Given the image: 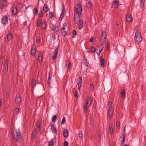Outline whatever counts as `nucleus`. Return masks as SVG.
Segmentation results:
<instances>
[{"instance_id":"28","label":"nucleus","mask_w":146,"mask_h":146,"mask_svg":"<svg viewBox=\"0 0 146 146\" xmlns=\"http://www.w3.org/2000/svg\"><path fill=\"white\" fill-rule=\"evenodd\" d=\"M36 85V82L35 80L33 79L32 80L31 82V86L32 88H34L35 87Z\"/></svg>"},{"instance_id":"14","label":"nucleus","mask_w":146,"mask_h":146,"mask_svg":"<svg viewBox=\"0 0 146 146\" xmlns=\"http://www.w3.org/2000/svg\"><path fill=\"white\" fill-rule=\"evenodd\" d=\"M119 2L117 1H115L112 3V6L115 8H117L118 6Z\"/></svg>"},{"instance_id":"44","label":"nucleus","mask_w":146,"mask_h":146,"mask_svg":"<svg viewBox=\"0 0 146 146\" xmlns=\"http://www.w3.org/2000/svg\"><path fill=\"white\" fill-rule=\"evenodd\" d=\"M7 4V1L6 0H3L2 4V5L3 6L5 7V6H6Z\"/></svg>"},{"instance_id":"47","label":"nucleus","mask_w":146,"mask_h":146,"mask_svg":"<svg viewBox=\"0 0 146 146\" xmlns=\"http://www.w3.org/2000/svg\"><path fill=\"white\" fill-rule=\"evenodd\" d=\"M141 3V5H140L141 7H143L144 6L145 0H140Z\"/></svg>"},{"instance_id":"54","label":"nucleus","mask_w":146,"mask_h":146,"mask_svg":"<svg viewBox=\"0 0 146 146\" xmlns=\"http://www.w3.org/2000/svg\"><path fill=\"white\" fill-rule=\"evenodd\" d=\"M68 143L67 141H65L64 143L63 146H68Z\"/></svg>"},{"instance_id":"4","label":"nucleus","mask_w":146,"mask_h":146,"mask_svg":"<svg viewBox=\"0 0 146 146\" xmlns=\"http://www.w3.org/2000/svg\"><path fill=\"white\" fill-rule=\"evenodd\" d=\"M114 111V109L113 108L108 109L107 117L110 119L112 117V115Z\"/></svg>"},{"instance_id":"64","label":"nucleus","mask_w":146,"mask_h":146,"mask_svg":"<svg viewBox=\"0 0 146 146\" xmlns=\"http://www.w3.org/2000/svg\"><path fill=\"white\" fill-rule=\"evenodd\" d=\"M2 105V100L1 99H0V107Z\"/></svg>"},{"instance_id":"46","label":"nucleus","mask_w":146,"mask_h":146,"mask_svg":"<svg viewBox=\"0 0 146 146\" xmlns=\"http://www.w3.org/2000/svg\"><path fill=\"white\" fill-rule=\"evenodd\" d=\"M62 32V35L64 36H65L67 34V32L66 31H61Z\"/></svg>"},{"instance_id":"55","label":"nucleus","mask_w":146,"mask_h":146,"mask_svg":"<svg viewBox=\"0 0 146 146\" xmlns=\"http://www.w3.org/2000/svg\"><path fill=\"white\" fill-rule=\"evenodd\" d=\"M106 44H107L106 46H107V48L108 49L110 48V44L108 42H106Z\"/></svg>"},{"instance_id":"31","label":"nucleus","mask_w":146,"mask_h":146,"mask_svg":"<svg viewBox=\"0 0 146 146\" xmlns=\"http://www.w3.org/2000/svg\"><path fill=\"white\" fill-rule=\"evenodd\" d=\"M112 102H111V101H109L108 104V109H110V108H113L112 106Z\"/></svg>"},{"instance_id":"8","label":"nucleus","mask_w":146,"mask_h":146,"mask_svg":"<svg viewBox=\"0 0 146 146\" xmlns=\"http://www.w3.org/2000/svg\"><path fill=\"white\" fill-rule=\"evenodd\" d=\"M8 17L7 15L3 17L2 19V21L4 25H6L8 23Z\"/></svg>"},{"instance_id":"36","label":"nucleus","mask_w":146,"mask_h":146,"mask_svg":"<svg viewBox=\"0 0 146 146\" xmlns=\"http://www.w3.org/2000/svg\"><path fill=\"white\" fill-rule=\"evenodd\" d=\"M83 64L84 65L88 66L89 64V63L86 60V59H84L83 60Z\"/></svg>"},{"instance_id":"30","label":"nucleus","mask_w":146,"mask_h":146,"mask_svg":"<svg viewBox=\"0 0 146 146\" xmlns=\"http://www.w3.org/2000/svg\"><path fill=\"white\" fill-rule=\"evenodd\" d=\"M88 106H86L85 105H84V106L83 107V111L85 113H88Z\"/></svg>"},{"instance_id":"22","label":"nucleus","mask_w":146,"mask_h":146,"mask_svg":"<svg viewBox=\"0 0 146 146\" xmlns=\"http://www.w3.org/2000/svg\"><path fill=\"white\" fill-rule=\"evenodd\" d=\"M43 11L45 12H46L49 10L48 7L46 4H44L43 7Z\"/></svg>"},{"instance_id":"57","label":"nucleus","mask_w":146,"mask_h":146,"mask_svg":"<svg viewBox=\"0 0 146 146\" xmlns=\"http://www.w3.org/2000/svg\"><path fill=\"white\" fill-rule=\"evenodd\" d=\"M39 15L40 17H42L43 15V12L42 11H40V12Z\"/></svg>"},{"instance_id":"42","label":"nucleus","mask_w":146,"mask_h":146,"mask_svg":"<svg viewBox=\"0 0 146 146\" xmlns=\"http://www.w3.org/2000/svg\"><path fill=\"white\" fill-rule=\"evenodd\" d=\"M54 141L53 140L51 141L48 144V146H54Z\"/></svg>"},{"instance_id":"40","label":"nucleus","mask_w":146,"mask_h":146,"mask_svg":"<svg viewBox=\"0 0 146 146\" xmlns=\"http://www.w3.org/2000/svg\"><path fill=\"white\" fill-rule=\"evenodd\" d=\"M92 6V4L91 2H89L87 4V7L89 8H90Z\"/></svg>"},{"instance_id":"52","label":"nucleus","mask_w":146,"mask_h":146,"mask_svg":"<svg viewBox=\"0 0 146 146\" xmlns=\"http://www.w3.org/2000/svg\"><path fill=\"white\" fill-rule=\"evenodd\" d=\"M74 96L76 98H77L78 97V91L77 90L75 91Z\"/></svg>"},{"instance_id":"32","label":"nucleus","mask_w":146,"mask_h":146,"mask_svg":"<svg viewBox=\"0 0 146 146\" xmlns=\"http://www.w3.org/2000/svg\"><path fill=\"white\" fill-rule=\"evenodd\" d=\"M38 11V7L36 8L35 9L34 11H33V15H36L37 14Z\"/></svg>"},{"instance_id":"7","label":"nucleus","mask_w":146,"mask_h":146,"mask_svg":"<svg viewBox=\"0 0 146 146\" xmlns=\"http://www.w3.org/2000/svg\"><path fill=\"white\" fill-rule=\"evenodd\" d=\"M82 77H81L80 76L77 80V83L78 86V88L79 90H80L81 87L82 86Z\"/></svg>"},{"instance_id":"53","label":"nucleus","mask_w":146,"mask_h":146,"mask_svg":"<svg viewBox=\"0 0 146 146\" xmlns=\"http://www.w3.org/2000/svg\"><path fill=\"white\" fill-rule=\"evenodd\" d=\"M38 60L39 61H42V57L41 56H39L38 57Z\"/></svg>"},{"instance_id":"45","label":"nucleus","mask_w":146,"mask_h":146,"mask_svg":"<svg viewBox=\"0 0 146 146\" xmlns=\"http://www.w3.org/2000/svg\"><path fill=\"white\" fill-rule=\"evenodd\" d=\"M42 20L41 19L38 20L37 22V25L38 26H40L41 24Z\"/></svg>"},{"instance_id":"48","label":"nucleus","mask_w":146,"mask_h":146,"mask_svg":"<svg viewBox=\"0 0 146 146\" xmlns=\"http://www.w3.org/2000/svg\"><path fill=\"white\" fill-rule=\"evenodd\" d=\"M66 121V119L64 117H63V118L62 119V122H61V124H63L65 123Z\"/></svg>"},{"instance_id":"13","label":"nucleus","mask_w":146,"mask_h":146,"mask_svg":"<svg viewBox=\"0 0 146 146\" xmlns=\"http://www.w3.org/2000/svg\"><path fill=\"white\" fill-rule=\"evenodd\" d=\"M21 98L20 97H17L16 98L15 102L16 104H20L21 102Z\"/></svg>"},{"instance_id":"19","label":"nucleus","mask_w":146,"mask_h":146,"mask_svg":"<svg viewBox=\"0 0 146 146\" xmlns=\"http://www.w3.org/2000/svg\"><path fill=\"white\" fill-rule=\"evenodd\" d=\"M103 44H104L102 42V43L99 46V54L97 53V54H98V55H99L100 54L101 51L103 49V48H104Z\"/></svg>"},{"instance_id":"6","label":"nucleus","mask_w":146,"mask_h":146,"mask_svg":"<svg viewBox=\"0 0 146 146\" xmlns=\"http://www.w3.org/2000/svg\"><path fill=\"white\" fill-rule=\"evenodd\" d=\"M78 19V21L77 23H77H78V22L79 24V29H81L83 27V21L80 19L79 17V18H78V19Z\"/></svg>"},{"instance_id":"41","label":"nucleus","mask_w":146,"mask_h":146,"mask_svg":"<svg viewBox=\"0 0 146 146\" xmlns=\"http://www.w3.org/2000/svg\"><path fill=\"white\" fill-rule=\"evenodd\" d=\"M51 79V77L50 76V75H49L48 76V80L47 81V83L48 84L49 86H50V80Z\"/></svg>"},{"instance_id":"1","label":"nucleus","mask_w":146,"mask_h":146,"mask_svg":"<svg viewBox=\"0 0 146 146\" xmlns=\"http://www.w3.org/2000/svg\"><path fill=\"white\" fill-rule=\"evenodd\" d=\"M82 6L80 4L78 5L77 6L75 7L74 11V17L75 22L77 23L78 20H76V15L78 16V18H79V16L81 14L82 12Z\"/></svg>"},{"instance_id":"15","label":"nucleus","mask_w":146,"mask_h":146,"mask_svg":"<svg viewBox=\"0 0 146 146\" xmlns=\"http://www.w3.org/2000/svg\"><path fill=\"white\" fill-rule=\"evenodd\" d=\"M13 37L11 33H9L7 35V40L8 41L11 40L13 38Z\"/></svg>"},{"instance_id":"61","label":"nucleus","mask_w":146,"mask_h":146,"mask_svg":"<svg viewBox=\"0 0 146 146\" xmlns=\"http://www.w3.org/2000/svg\"><path fill=\"white\" fill-rule=\"evenodd\" d=\"M56 39V36L55 35H54L52 36V40L53 41H54Z\"/></svg>"},{"instance_id":"62","label":"nucleus","mask_w":146,"mask_h":146,"mask_svg":"<svg viewBox=\"0 0 146 146\" xmlns=\"http://www.w3.org/2000/svg\"><path fill=\"white\" fill-rule=\"evenodd\" d=\"M93 40V38L92 37L90 38L89 40V41L90 42H92Z\"/></svg>"},{"instance_id":"60","label":"nucleus","mask_w":146,"mask_h":146,"mask_svg":"<svg viewBox=\"0 0 146 146\" xmlns=\"http://www.w3.org/2000/svg\"><path fill=\"white\" fill-rule=\"evenodd\" d=\"M116 125L117 127H119L120 126V124L119 122L118 121L116 122Z\"/></svg>"},{"instance_id":"34","label":"nucleus","mask_w":146,"mask_h":146,"mask_svg":"<svg viewBox=\"0 0 146 146\" xmlns=\"http://www.w3.org/2000/svg\"><path fill=\"white\" fill-rule=\"evenodd\" d=\"M139 35H141V32L139 29H137L136 31L135 36H138Z\"/></svg>"},{"instance_id":"33","label":"nucleus","mask_w":146,"mask_h":146,"mask_svg":"<svg viewBox=\"0 0 146 146\" xmlns=\"http://www.w3.org/2000/svg\"><path fill=\"white\" fill-rule=\"evenodd\" d=\"M67 26V25L66 23H65L63 24L62 28L61 31H64L65 30V27Z\"/></svg>"},{"instance_id":"26","label":"nucleus","mask_w":146,"mask_h":146,"mask_svg":"<svg viewBox=\"0 0 146 146\" xmlns=\"http://www.w3.org/2000/svg\"><path fill=\"white\" fill-rule=\"evenodd\" d=\"M13 8L12 10V13L13 15H15L17 13V8L16 7H12Z\"/></svg>"},{"instance_id":"2","label":"nucleus","mask_w":146,"mask_h":146,"mask_svg":"<svg viewBox=\"0 0 146 146\" xmlns=\"http://www.w3.org/2000/svg\"><path fill=\"white\" fill-rule=\"evenodd\" d=\"M21 137V131L19 129L17 130L16 134V136L15 135H13V139H14L17 141L20 139Z\"/></svg>"},{"instance_id":"10","label":"nucleus","mask_w":146,"mask_h":146,"mask_svg":"<svg viewBox=\"0 0 146 146\" xmlns=\"http://www.w3.org/2000/svg\"><path fill=\"white\" fill-rule=\"evenodd\" d=\"M65 65L67 67V69L69 71H70L72 67V65L69 60H66V61Z\"/></svg>"},{"instance_id":"59","label":"nucleus","mask_w":146,"mask_h":146,"mask_svg":"<svg viewBox=\"0 0 146 146\" xmlns=\"http://www.w3.org/2000/svg\"><path fill=\"white\" fill-rule=\"evenodd\" d=\"M90 88L91 90H93L94 89V86L93 84H91L90 85Z\"/></svg>"},{"instance_id":"49","label":"nucleus","mask_w":146,"mask_h":146,"mask_svg":"<svg viewBox=\"0 0 146 146\" xmlns=\"http://www.w3.org/2000/svg\"><path fill=\"white\" fill-rule=\"evenodd\" d=\"M77 34V33L76 31L75 30L73 31V37H75V36Z\"/></svg>"},{"instance_id":"38","label":"nucleus","mask_w":146,"mask_h":146,"mask_svg":"<svg viewBox=\"0 0 146 146\" xmlns=\"http://www.w3.org/2000/svg\"><path fill=\"white\" fill-rule=\"evenodd\" d=\"M64 16V13H61L60 17L59 19L60 21H61L63 17Z\"/></svg>"},{"instance_id":"3","label":"nucleus","mask_w":146,"mask_h":146,"mask_svg":"<svg viewBox=\"0 0 146 146\" xmlns=\"http://www.w3.org/2000/svg\"><path fill=\"white\" fill-rule=\"evenodd\" d=\"M8 62L7 60H6L4 63L3 72L5 74H7L8 70Z\"/></svg>"},{"instance_id":"39","label":"nucleus","mask_w":146,"mask_h":146,"mask_svg":"<svg viewBox=\"0 0 146 146\" xmlns=\"http://www.w3.org/2000/svg\"><path fill=\"white\" fill-rule=\"evenodd\" d=\"M57 118V115H54L52 118V121L53 122H55Z\"/></svg>"},{"instance_id":"20","label":"nucleus","mask_w":146,"mask_h":146,"mask_svg":"<svg viewBox=\"0 0 146 146\" xmlns=\"http://www.w3.org/2000/svg\"><path fill=\"white\" fill-rule=\"evenodd\" d=\"M63 134L64 136L65 137H67L68 136V131L66 129H64L63 131Z\"/></svg>"},{"instance_id":"63","label":"nucleus","mask_w":146,"mask_h":146,"mask_svg":"<svg viewBox=\"0 0 146 146\" xmlns=\"http://www.w3.org/2000/svg\"><path fill=\"white\" fill-rule=\"evenodd\" d=\"M40 40V38H37L36 39V41L37 42H39Z\"/></svg>"},{"instance_id":"9","label":"nucleus","mask_w":146,"mask_h":146,"mask_svg":"<svg viewBox=\"0 0 146 146\" xmlns=\"http://www.w3.org/2000/svg\"><path fill=\"white\" fill-rule=\"evenodd\" d=\"M134 39L137 43L141 42L142 40L141 35L135 36Z\"/></svg>"},{"instance_id":"58","label":"nucleus","mask_w":146,"mask_h":146,"mask_svg":"<svg viewBox=\"0 0 146 146\" xmlns=\"http://www.w3.org/2000/svg\"><path fill=\"white\" fill-rule=\"evenodd\" d=\"M19 109L18 108H17L15 109V111L17 113H18L19 112Z\"/></svg>"},{"instance_id":"27","label":"nucleus","mask_w":146,"mask_h":146,"mask_svg":"<svg viewBox=\"0 0 146 146\" xmlns=\"http://www.w3.org/2000/svg\"><path fill=\"white\" fill-rule=\"evenodd\" d=\"M122 137H123L121 141V144H123L124 143V142L125 140V135L124 133H123Z\"/></svg>"},{"instance_id":"35","label":"nucleus","mask_w":146,"mask_h":146,"mask_svg":"<svg viewBox=\"0 0 146 146\" xmlns=\"http://www.w3.org/2000/svg\"><path fill=\"white\" fill-rule=\"evenodd\" d=\"M46 27V24L44 22H43L41 24V27L43 29H45Z\"/></svg>"},{"instance_id":"5","label":"nucleus","mask_w":146,"mask_h":146,"mask_svg":"<svg viewBox=\"0 0 146 146\" xmlns=\"http://www.w3.org/2000/svg\"><path fill=\"white\" fill-rule=\"evenodd\" d=\"M101 38L104 44L106 40V32H104L102 33Z\"/></svg>"},{"instance_id":"16","label":"nucleus","mask_w":146,"mask_h":146,"mask_svg":"<svg viewBox=\"0 0 146 146\" xmlns=\"http://www.w3.org/2000/svg\"><path fill=\"white\" fill-rule=\"evenodd\" d=\"M100 61L101 62V66L103 67L105 65V62L104 59L102 57H100Z\"/></svg>"},{"instance_id":"17","label":"nucleus","mask_w":146,"mask_h":146,"mask_svg":"<svg viewBox=\"0 0 146 146\" xmlns=\"http://www.w3.org/2000/svg\"><path fill=\"white\" fill-rule=\"evenodd\" d=\"M31 52V54L32 56L35 55L36 53V48L34 47L32 48Z\"/></svg>"},{"instance_id":"29","label":"nucleus","mask_w":146,"mask_h":146,"mask_svg":"<svg viewBox=\"0 0 146 146\" xmlns=\"http://www.w3.org/2000/svg\"><path fill=\"white\" fill-rule=\"evenodd\" d=\"M41 124L40 122H38L36 126L37 129H38V131H39L41 129Z\"/></svg>"},{"instance_id":"50","label":"nucleus","mask_w":146,"mask_h":146,"mask_svg":"<svg viewBox=\"0 0 146 146\" xmlns=\"http://www.w3.org/2000/svg\"><path fill=\"white\" fill-rule=\"evenodd\" d=\"M83 134H82V131H80L79 132V136L80 138H82V137Z\"/></svg>"},{"instance_id":"12","label":"nucleus","mask_w":146,"mask_h":146,"mask_svg":"<svg viewBox=\"0 0 146 146\" xmlns=\"http://www.w3.org/2000/svg\"><path fill=\"white\" fill-rule=\"evenodd\" d=\"M50 125L51 127V129H50L52 130V132H54L56 133H57V131L55 125L51 124Z\"/></svg>"},{"instance_id":"11","label":"nucleus","mask_w":146,"mask_h":146,"mask_svg":"<svg viewBox=\"0 0 146 146\" xmlns=\"http://www.w3.org/2000/svg\"><path fill=\"white\" fill-rule=\"evenodd\" d=\"M58 53V48H57L55 49L54 53V55L52 56V59L53 60H54L56 58Z\"/></svg>"},{"instance_id":"56","label":"nucleus","mask_w":146,"mask_h":146,"mask_svg":"<svg viewBox=\"0 0 146 146\" xmlns=\"http://www.w3.org/2000/svg\"><path fill=\"white\" fill-rule=\"evenodd\" d=\"M62 7H63V9L62 10V12H61V13H64V12L65 11V7H64V4H63V5H62Z\"/></svg>"},{"instance_id":"25","label":"nucleus","mask_w":146,"mask_h":146,"mask_svg":"<svg viewBox=\"0 0 146 146\" xmlns=\"http://www.w3.org/2000/svg\"><path fill=\"white\" fill-rule=\"evenodd\" d=\"M36 130H33L31 135V138L33 139L35 137L36 134Z\"/></svg>"},{"instance_id":"18","label":"nucleus","mask_w":146,"mask_h":146,"mask_svg":"<svg viewBox=\"0 0 146 146\" xmlns=\"http://www.w3.org/2000/svg\"><path fill=\"white\" fill-rule=\"evenodd\" d=\"M52 29L54 31L58 32L59 31V28L57 26L53 25L52 27Z\"/></svg>"},{"instance_id":"21","label":"nucleus","mask_w":146,"mask_h":146,"mask_svg":"<svg viewBox=\"0 0 146 146\" xmlns=\"http://www.w3.org/2000/svg\"><path fill=\"white\" fill-rule=\"evenodd\" d=\"M109 130L111 134L112 135L113 133V127L111 124L109 126Z\"/></svg>"},{"instance_id":"37","label":"nucleus","mask_w":146,"mask_h":146,"mask_svg":"<svg viewBox=\"0 0 146 146\" xmlns=\"http://www.w3.org/2000/svg\"><path fill=\"white\" fill-rule=\"evenodd\" d=\"M125 89H123L122 90V91L121 92V96L122 97H123L125 96Z\"/></svg>"},{"instance_id":"24","label":"nucleus","mask_w":146,"mask_h":146,"mask_svg":"<svg viewBox=\"0 0 146 146\" xmlns=\"http://www.w3.org/2000/svg\"><path fill=\"white\" fill-rule=\"evenodd\" d=\"M91 104V102L90 100L87 99L86 100V104L85 105L89 107Z\"/></svg>"},{"instance_id":"51","label":"nucleus","mask_w":146,"mask_h":146,"mask_svg":"<svg viewBox=\"0 0 146 146\" xmlns=\"http://www.w3.org/2000/svg\"><path fill=\"white\" fill-rule=\"evenodd\" d=\"M49 15L50 18H52L54 16V14L51 12L49 13Z\"/></svg>"},{"instance_id":"23","label":"nucleus","mask_w":146,"mask_h":146,"mask_svg":"<svg viewBox=\"0 0 146 146\" xmlns=\"http://www.w3.org/2000/svg\"><path fill=\"white\" fill-rule=\"evenodd\" d=\"M126 19L128 21H130L132 19V17L131 15H127L126 17Z\"/></svg>"},{"instance_id":"43","label":"nucleus","mask_w":146,"mask_h":146,"mask_svg":"<svg viewBox=\"0 0 146 146\" xmlns=\"http://www.w3.org/2000/svg\"><path fill=\"white\" fill-rule=\"evenodd\" d=\"M90 50L93 52L94 53L96 52V48L92 46L90 48Z\"/></svg>"}]
</instances>
